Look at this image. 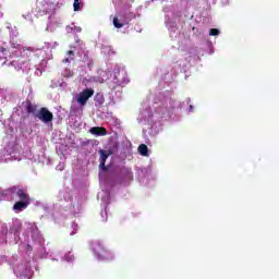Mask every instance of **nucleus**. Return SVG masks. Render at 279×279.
Here are the masks:
<instances>
[{
    "mask_svg": "<svg viewBox=\"0 0 279 279\" xmlns=\"http://www.w3.org/2000/svg\"><path fill=\"white\" fill-rule=\"evenodd\" d=\"M25 158H27V160H32L33 162H39L41 165H51V159L47 157V155H45L44 149H41L38 155H35L32 150L27 149Z\"/></svg>",
    "mask_w": 279,
    "mask_h": 279,
    "instance_id": "412c9836",
    "label": "nucleus"
},
{
    "mask_svg": "<svg viewBox=\"0 0 279 279\" xmlns=\"http://www.w3.org/2000/svg\"><path fill=\"white\" fill-rule=\"evenodd\" d=\"M141 12H143V5H140L136 11H132L131 5H124V8L117 12L114 15H110V21H112L113 27L116 29H123V27H128L134 19L141 17Z\"/></svg>",
    "mask_w": 279,
    "mask_h": 279,
    "instance_id": "9b49d317",
    "label": "nucleus"
},
{
    "mask_svg": "<svg viewBox=\"0 0 279 279\" xmlns=\"http://www.w3.org/2000/svg\"><path fill=\"white\" fill-rule=\"evenodd\" d=\"M101 191L97 198L108 202L110 195L113 196L120 189H125L134 182V172L132 168L125 166H116L111 168L105 175L99 173Z\"/></svg>",
    "mask_w": 279,
    "mask_h": 279,
    "instance_id": "0eeeda50",
    "label": "nucleus"
},
{
    "mask_svg": "<svg viewBox=\"0 0 279 279\" xmlns=\"http://www.w3.org/2000/svg\"><path fill=\"white\" fill-rule=\"evenodd\" d=\"M22 16L23 19H25V21H31L32 23V13H26V14H23Z\"/></svg>",
    "mask_w": 279,
    "mask_h": 279,
    "instance_id": "a18cd8bd",
    "label": "nucleus"
},
{
    "mask_svg": "<svg viewBox=\"0 0 279 279\" xmlns=\"http://www.w3.org/2000/svg\"><path fill=\"white\" fill-rule=\"evenodd\" d=\"M47 32H53V29L51 28V23H48V25H47Z\"/></svg>",
    "mask_w": 279,
    "mask_h": 279,
    "instance_id": "09e8293b",
    "label": "nucleus"
},
{
    "mask_svg": "<svg viewBox=\"0 0 279 279\" xmlns=\"http://www.w3.org/2000/svg\"><path fill=\"white\" fill-rule=\"evenodd\" d=\"M61 75L65 80H71V77H73L75 73L69 66H65L64 70L61 72Z\"/></svg>",
    "mask_w": 279,
    "mask_h": 279,
    "instance_id": "c9c22d12",
    "label": "nucleus"
},
{
    "mask_svg": "<svg viewBox=\"0 0 279 279\" xmlns=\"http://www.w3.org/2000/svg\"><path fill=\"white\" fill-rule=\"evenodd\" d=\"M58 156H60L61 160H66V154H69V146L64 144H59L56 147Z\"/></svg>",
    "mask_w": 279,
    "mask_h": 279,
    "instance_id": "cd10ccee",
    "label": "nucleus"
},
{
    "mask_svg": "<svg viewBox=\"0 0 279 279\" xmlns=\"http://www.w3.org/2000/svg\"><path fill=\"white\" fill-rule=\"evenodd\" d=\"M19 255H13L9 263L16 276V279H32L34 276V269H38V264L36 262L40 257V253L32 245L31 252L27 251L20 252Z\"/></svg>",
    "mask_w": 279,
    "mask_h": 279,
    "instance_id": "6e6552de",
    "label": "nucleus"
},
{
    "mask_svg": "<svg viewBox=\"0 0 279 279\" xmlns=\"http://www.w3.org/2000/svg\"><path fill=\"white\" fill-rule=\"evenodd\" d=\"M57 5H60V2L57 4L53 2H49L47 0H44L39 3H37V7L35 9L36 16H45V14H48V19H51V14L56 13Z\"/></svg>",
    "mask_w": 279,
    "mask_h": 279,
    "instance_id": "f3484780",
    "label": "nucleus"
},
{
    "mask_svg": "<svg viewBox=\"0 0 279 279\" xmlns=\"http://www.w3.org/2000/svg\"><path fill=\"white\" fill-rule=\"evenodd\" d=\"M57 171H64V162H59V165L56 167Z\"/></svg>",
    "mask_w": 279,
    "mask_h": 279,
    "instance_id": "c03bdc74",
    "label": "nucleus"
},
{
    "mask_svg": "<svg viewBox=\"0 0 279 279\" xmlns=\"http://www.w3.org/2000/svg\"><path fill=\"white\" fill-rule=\"evenodd\" d=\"M89 132L94 136H106L108 134V131L105 128H101V126H93L89 130Z\"/></svg>",
    "mask_w": 279,
    "mask_h": 279,
    "instance_id": "c756f323",
    "label": "nucleus"
},
{
    "mask_svg": "<svg viewBox=\"0 0 279 279\" xmlns=\"http://www.w3.org/2000/svg\"><path fill=\"white\" fill-rule=\"evenodd\" d=\"M12 119V117L10 119H8L7 121H3V111L0 109V122L2 123V125H8L10 124V120Z\"/></svg>",
    "mask_w": 279,
    "mask_h": 279,
    "instance_id": "a19ab883",
    "label": "nucleus"
},
{
    "mask_svg": "<svg viewBox=\"0 0 279 279\" xmlns=\"http://www.w3.org/2000/svg\"><path fill=\"white\" fill-rule=\"evenodd\" d=\"M95 95L93 88H85L81 93L73 96V101L70 109L71 117H81L84 112V106L88 104V99Z\"/></svg>",
    "mask_w": 279,
    "mask_h": 279,
    "instance_id": "f8f14e48",
    "label": "nucleus"
},
{
    "mask_svg": "<svg viewBox=\"0 0 279 279\" xmlns=\"http://www.w3.org/2000/svg\"><path fill=\"white\" fill-rule=\"evenodd\" d=\"M110 78L113 84H117L116 86H119L120 88H123L125 84L130 83V78H128V71H125V68L121 64H116L113 66L112 73H110Z\"/></svg>",
    "mask_w": 279,
    "mask_h": 279,
    "instance_id": "4468645a",
    "label": "nucleus"
},
{
    "mask_svg": "<svg viewBox=\"0 0 279 279\" xmlns=\"http://www.w3.org/2000/svg\"><path fill=\"white\" fill-rule=\"evenodd\" d=\"M71 228H72V231L70 233V236L77 234V231L80 230V226L75 222H72Z\"/></svg>",
    "mask_w": 279,
    "mask_h": 279,
    "instance_id": "ea45409f",
    "label": "nucleus"
},
{
    "mask_svg": "<svg viewBox=\"0 0 279 279\" xmlns=\"http://www.w3.org/2000/svg\"><path fill=\"white\" fill-rule=\"evenodd\" d=\"M92 250L95 257L100 263H108L110 260H114V253H112V251H108L104 243L99 241H96L92 244Z\"/></svg>",
    "mask_w": 279,
    "mask_h": 279,
    "instance_id": "ddd939ff",
    "label": "nucleus"
},
{
    "mask_svg": "<svg viewBox=\"0 0 279 279\" xmlns=\"http://www.w3.org/2000/svg\"><path fill=\"white\" fill-rule=\"evenodd\" d=\"M155 0H147L145 2V8H149V3H154ZM161 2L165 1V0H160ZM113 3H121L122 5H126V7H130L132 5V3H134V0H112Z\"/></svg>",
    "mask_w": 279,
    "mask_h": 279,
    "instance_id": "c85d7f7f",
    "label": "nucleus"
},
{
    "mask_svg": "<svg viewBox=\"0 0 279 279\" xmlns=\"http://www.w3.org/2000/svg\"><path fill=\"white\" fill-rule=\"evenodd\" d=\"M73 8L74 12H80L84 8V2L82 0H74Z\"/></svg>",
    "mask_w": 279,
    "mask_h": 279,
    "instance_id": "4c0bfd02",
    "label": "nucleus"
},
{
    "mask_svg": "<svg viewBox=\"0 0 279 279\" xmlns=\"http://www.w3.org/2000/svg\"><path fill=\"white\" fill-rule=\"evenodd\" d=\"M56 47H58V41H54V43L46 41L45 46L41 49H56Z\"/></svg>",
    "mask_w": 279,
    "mask_h": 279,
    "instance_id": "58836bf2",
    "label": "nucleus"
},
{
    "mask_svg": "<svg viewBox=\"0 0 279 279\" xmlns=\"http://www.w3.org/2000/svg\"><path fill=\"white\" fill-rule=\"evenodd\" d=\"M74 60H75V51L69 50L64 59L62 60V64H64L65 66H69V64H71V62H73Z\"/></svg>",
    "mask_w": 279,
    "mask_h": 279,
    "instance_id": "7c9ffc66",
    "label": "nucleus"
},
{
    "mask_svg": "<svg viewBox=\"0 0 279 279\" xmlns=\"http://www.w3.org/2000/svg\"><path fill=\"white\" fill-rule=\"evenodd\" d=\"M68 34H80L82 32V27L75 26V23H72L71 25L66 26Z\"/></svg>",
    "mask_w": 279,
    "mask_h": 279,
    "instance_id": "f704fd0d",
    "label": "nucleus"
},
{
    "mask_svg": "<svg viewBox=\"0 0 279 279\" xmlns=\"http://www.w3.org/2000/svg\"><path fill=\"white\" fill-rule=\"evenodd\" d=\"M58 84L61 88H66V82H64V80H62L61 82H58Z\"/></svg>",
    "mask_w": 279,
    "mask_h": 279,
    "instance_id": "49530a36",
    "label": "nucleus"
},
{
    "mask_svg": "<svg viewBox=\"0 0 279 279\" xmlns=\"http://www.w3.org/2000/svg\"><path fill=\"white\" fill-rule=\"evenodd\" d=\"M96 108H104V104H106V98L101 93H97L94 97Z\"/></svg>",
    "mask_w": 279,
    "mask_h": 279,
    "instance_id": "2f4dec72",
    "label": "nucleus"
},
{
    "mask_svg": "<svg viewBox=\"0 0 279 279\" xmlns=\"http://www.w3.org/2000/svg\"><path fill=\"white\" fill-rule=\"evenodd\" d=\"M219 34H221V31H219L218 28L209 29V36H219Z\"/></svg>",
    "mask_w": 279,
    "mask_h": 279,
    "instance_id": "37998d69",
    "label": "nucleus"
},
{
    "mask_svg": "<svg viewBox=\"0 0 279 279\" xmlns=\"http://www.w3.org/2000/svg\"><path fill=\"white\" fill-rule=\"evenodd\" d=\"M0 165H3V155L1 154V150H0Z\"/></svg>",
    "mask_w": 279,
    "mask_h": 279,
    "instance_id": "8fccbe9b",
    "label": "nucleus"
},
{
    "mask_svg": "<svg viewBox=\"0 0 279 279\" xmlns=\"http://www.w3.org/2000/svg\"><path fill=\"white\" fill-rule=\"evenodd\" d=\"M1 104H8L10 101H16V92L12 88H0Z\"/></svg>",
    "mask_w": 279,
    "mask_h": 279,
    "instance_id": "5701e85b",
    "label": "nucleus"
},
{
    "mask_svg": "<svg viewBox=\"0 0 279 279\" xmlns=\"http://www.w3.org/2000/svg\"><path fill=\"white\" fill-rule=\"evenodd\" d=\"M206 48L209 50V54L215 53V48L213 47V43L206 40Z\"/></svg>",
    "mask_w": 279,
    "mask_h": 279,
    "instance_id": "79ce46f5",
    "label": "nucleus"
},
{
    "mask_svg": "<svg viewBox=\"0 0 279 279\" xmlns=\"http://www.w3.org/2000/svg\"><path fill=\"white\" fill-rule=\"evenodd\" d=\"M202 1H204L205 3H210V1L213 3H215V0H186V5L187 8H196V5H199V3H202Z\"/></svg>",
    "mask_w": 279,
    "mask_h": 279,
    "instance_id": "473e14b6",
    "label": "nucleus"
},
{
    "mask_svg": "<svg viewBox=\"0 0 279 279\" xmlns=\"http://www.w3.org/2000/svg\"><path fill=\"white\" fill-rule=\"evenodd\" d=\"M137 181L142 186H155L156 184V174L151 171V168H140L137 170Z\"/></svg>",
    "mask_w": 279,
    "mask_h": 279,
    "instance_id": "2eb2a0df",
    "label": "nucleus"
},
{
    "mask_svg": "<svg viewBox=\"0 0 279 279\" xmlns=\"http://www.w3.org/2000/svg\"><path fill=\"white\" fill-rule=\"evenodd\" d=\"M121 99H123V88L120 86H113L107 95L106 106H117Z\"/></svg>",
    "mask_w": 279,
    "mask_h": 279,
    "instance_id": "6ab92c4d",
    "label": "nucleus"
},
{
    "mask_svg": "<svg viewBox=\"0 0 279 279\" xmlns=\"http://www.w3.org/2000/svg\"><path fill=\"white\" fill-rule=\"evenodd\" d=\"M191 19H195V15H194V14H192V15H191Z\"/></svg>",
    "mask_w": 279,
    "mask_h": 279,
    "instance_id": "603ef678",
    "label": "nucleus"
},
{
    "mask_svg": "<svg viewBox=\"0 0 279 279\" xmlns=\"http://www.w3.org/2000/svg\"><path fill=\"white\" fill-rule=\"evenodd\" d=\"M101 53H105L107 56H114V50H112V47L110 46H102Z\"/></svg>",
    "mask_w": 279,
    "mask_h": 279,
    "instance_id": "e433bc0d",
    "label": "nucleus"
},
{
    "mask_svg": "<svg viewBox=\"0 0 279 279\" xmlns=\"http://www.w3.org/2000/svg\"><path fill=\"white\" fill-rule=\"evenodd\" d=\"M25 231L20 235L21 228H23V222L21 219L13 218L12 221L9 223V234L13 235V241L16 245H19V252H26L29 254L32 250V245L37 252L45 251V239L38 227L34 222H25Z\"/></svg>",
    "mask_w": 279,
    "mask_h": 279,
    "instance_id": "423d86ee",
    "label": "nucleus"
},
{
    "mask_svg": "<svg viewBox=\"0 0 279 279\" xmlns=\"http://www.w3.org/2000/svg\"><path fill=\"white\" fill-rule=\"evenodd\" d=\"M37 119L41 123H45L48 128H53V113L49 111L47 108H41L37 113H36Z\"/></svg>",
    "mask_w": 279,
    "mask_h": 279,
    "instance_id": "4be33fe9",
    "label": "nucleus"
},
{
    "mask_svg": "<svg viewBox=\"0 0 279 279\" xmlns=\"http://www.w3.org/2000/svg\"><path fill=\"white\" fill-rule=\"evenodd\" d=\"M59 203L53 205V208L47 202L37 201L35 206L37 208H43L46 215H51L56 223H60L62 219L66 217H77L84 210L82 207V197L72 190H64L59 193Z\"/></svg>",
    "mask_w": 279,
    "mask_h": 279,
    "instance_id": "20e7f679",
    "label": "nucleus"
},
{
    "mask_svg": "<svg viewBox=\"0 0 279 279\" xmlns=\"http://www.w3.org/2000/svg\"><path fill=\"white\" fill-rule=\"evenodd\" d=\"M75 45L72 47L74 51H76L77 56L80 57L81 62L84 63V65H81L80 71V80L84 86H88L90 82H98L99 84H104V82H107V80H110V68H107L106 70H98V76H84L85 73H88L85 71V69H93V60L90 57H88V51H86V47L84 46V43L80 40V37L77 35L74 36Z\"/></svg>",
    "mask_w": 279,
    "mask_h": 279,
    "instance_id": "1a4fd4ad",
    "label": "nucleus"
},
{
    "mask_svg": "<svg viewBox=\"0 0 279 279\" xmlns=\"http://www.w3.org/2000/svg\"><path fill=\"white\" fill-rule=\"evenodd\" d=\"M0 202H15L13 210L23 213L29 206V194H27V189L13 186L0 192Z\"/></svg>",
    "mask_w": 279,
    "mask_h": 279,
    "instance_id": "9d476101",
    "label": "nucleus"
},
{
    "mask_svg": "<svg viewBox=\"0 0 279 279\" xmlns=\"http://www.w3.org/2000/svg\"><path fill=\"white\" fill-rule=\"evenodd\" d=\"M0 1H5V0H0Z\"/></svg>",
    "mask_w": 279,
    "mask_h": 279,
    "instance_id": "864d4df0",
    "label": "nucleus"
},
{
    "mask_svg": "<svg viewBox=\"0 0 279 279\" xmlns=\"http://www.w3.org/2000/svg\"><path fill=\"white\" fill-rule=\"evenodd\" d=\"M39 254V258H50V260H65V263H73V260H75V256L69 252L64 255V257H62V253H60L59 251H48L47 248H45L44 246V251L43 252H38Z\"/></svg>",
    "mask_w": 279,
    "mask_h": 279,
    "instance_id": "dca6fc26",
    "label": "nucleus"
},
{
    "mask_svg": "<svg viewBox=\"0 0 279 279\" xmlns=\"http://www.w3.org/2000/svg\"><path fill=\"white\" fill-rule=\"evenodd\" d=\"M112 154H114V150L112 148L109 149H99L98 150V155H99V173H102V175H105L106 173L109 172V170L111 168H108L106 166V161L108 160V158H110V156H112Z\"/></svg>",
    "mask_w": 279,
    "mask_h": 279,
    "instance_id": "aec40b11",
    "label": "nucleus"
},
{
    "mask_svg": "<svg viewBox=\"0 0 279 279\" xmlns=\"http://www.w3.org/2000/svg\"><path fill=\"white\" fill-rule=\"evenodd\" d=\"M4 25L5 29L9 31L11 45L9 50V60L11 61L8 64L14 66L16 71H23V73L32 71V66H34L33 60L43 51V49L24 47L23 41L19 39V28L12 26L10 22H7Z\"/></svg>",
    "mask_w": 279,
    "mask_h": 279,
    "instance_id": "39448f33",
    "label": "nucleus"
},
{
    "mask_svg": "<svg viewBox=\"0 0 279 279\" xmlns=\"http://www.w3.org/2000/svg\"><path fill=\"white\" fill-rule=\"evenodd\" d=\"M4 129L8 135L4 137V145L0 149L2 154V161L13 162L14 160H23L27 150H23L21 140L16 134L27 138V136H31L32 132H34L32 129V122H29V117H27V114H22L21 111L17 110L11 116L9 124H4Z\"/></svg>",
    "mask_w": 279,
    "mask_h": 279,
    "instance_id": "7ed1b4c3",
    "label": "nucleus"
},
{
    "mask_svg": "<svg viewBox=\"0 0 279 279\" xmlns=\"http://www.w3.org/2000/svg\"><path fill=\"white\" fill-rule=\"evenodd\" d=\"M165 25L170 34V38L178 43V49L180 51H185L187 57L185 59H179L172 66L168 68L161 77L160 86H163V92H160L155 97L159 95H166L167 97H173V88H175V78L179 73H187L191 69L193 62L201 60L204 56V50L197 49V47L191 45V39L186 38L184 34L180 33V11H175V7H165Z\"/></svg>",
    "mask_w": 279,
    "mask_h": 279,
    "instance_id": "f257e3e1",
    "label": "nucleus"
},
{
    "mask_svg": "<svg viewBox=\"0 0 279 279\" xmlns=\"http://www.w3.org/2000/svg\"><path fill=\"white\" fill-rule=\"evenodd\" d=\"M137 151L140 154V156H144V157H149V147H147V145L145 144H141L138 147H137Z\"/></svg>",
    "mask_w": 279,
    "mask_h": 279,
    "instance_id": "72a5a7b5",
    "label": "nucleus"
},
{
    "mask_svg": "<svg viewBox=\"0 0 279 279\" xmlns=\"http://www.w3.org/2000/svg\"><path fill=\"white\" fill-rule=\"evenodd\" d=\"M3 243H8V225L2 223L0 226V245H3ZM5 263V256L0 255V265H3Z\"/></svg>",
    "mask_w": 279,
    "mask_h": 279,
    "instance_id": "393cba45",
    "label": "nucleus"
},
{
    "mask_svg": "<svg viewBox=\"0 0 279 279\" xmlns=\"http://www.w3.org/2000/svg\"><path fill=\"white\" fill-rule=\"evenodd\" d=\"M112 149L120 160H125L128 156H132V143L128 140L123 141L120 146L117 143L112 144Z\"/></svg>",
    "mask_w": 279,
    "mask_h": 279,
    "instance_id": "a211bd4d",
    "label": "nucleus"
},
{
    "mask_svg": "<svg viewBox=\"0 0 279 279\" xmlns=\"http://www.w3.org/2000/svg\"><path fill=\"white\" fill-rule=\"evenodd\" d=\"M112 195H110L109 199L107 202H104L102 199L101 201V207L104 209H101V213H100V217L102 219V221H108V204H110V202H112Z\"/></svg>",
    "mask_w": 279,
    "mask_h": 279,
    "instance_id": "bb28decb",
    "label": "nucleus"
},
{
    "mask_svg": "<svg viewBox=\"0 0 279 279\" xmlns=\"http://www.w3.org/2000/svg\"><path fill=\"white\" fill-rule=\"evenodd\" d=\"M191 97L185 98L183 102L175 100L171 96L161 94L154 98L153 104H144L137 117V123L146 125V132L155 137L162 132L165 121H178L182 108H185L186 114L195 112V106L191 104Z\"/></svg>",
    "mask_w": 279,
    "mask_h": 279,
    "instance_id": "f03ea898",
    "label": "nucleus"
},
{
    "mask_svg": "<svg viewBox=\"0 0 279 279\" xmlns=\"http://www.w3.org/2000/svg\"><path fill=\"white\" fill-rule=\"evenodd\" d=\"M0 19H3V11H1V5H0Z\"/></svg>",
    "mask_w": 279,
    "mask_h": 279,
    "instance_id": "3c124183",
    "label": "nucleus"
},
{
    "mask_svg": "<svg viewBox=\"0 0 279 279\" xmlns=\"http://www.w3.org/2000/svg\"><path fill=\"white\" fill-rule=\"evenodd\" d=\"M22 108H24L26 110V112H23ZM22 108L21 107L20 108H14L13 113L16 112V111H20L21 114H26L28 117L29 122H32V120L29 119V114H34V112H36V106H34L32 104V101L26 100L22 104ZM31 126H32V123H31Z\"/></svg>",
    "mask_w": 279,
    "mask_h": 279,
    "instance_id": "b1692460",
    "label": "nucleus"
},
{
    "mask_svg": "<svg viewBox=\"0 0 279 279\" xmlns=\"http://www.w3.org/2000/svg\"><path fill=\"white\" fill-rule=\"evenodd\" d=\"M228 3H230V0H221L222 5H228Z\"/></svg>",
    "mask_w": 279,
    "mask_h": 279,
    "instance_id": "de8ad7c7",
    "label": "nucleus"
},
{
    "mask_svg": "<svg viewBox=\"0 0 279 279\" xmlns=\"http://www.w3.org/2000/svg\"><path fill=\"white\" fill-rule=\"evenodd\" d=\"M53 58V54L51 53V50L46 52L45 58L41 60V62L36 66L35 74L38 76L43 75V71H45V68L47 66V60H51Z\"/></svg>",
    "mask_w": 279,
    "mask_h": 279,
    "instance_id": "a878e982",
    "label": "nucleus"
}]
</instances>
